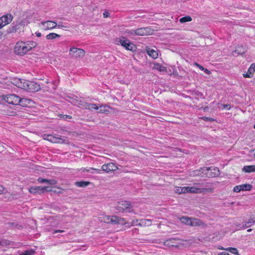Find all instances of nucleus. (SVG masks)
Here are the masks:
<instances>
[{"label": "nucleus", "mask_w": 255, "mask_h": 255, "mask_svg": "<svg viewBox=\"0 0 255 255\" xmlns=\"http://www.w3.org/2000/svg\"><path fill=\"white\" fill-rule=\"evenodd\" d=\"M90 184V182L89 181H79V182H76L75 183V185L79 187H85L87 186H88Z\"/></svg>", "instance_id": "obj_32"}, {"label": "nucleus", "mask_w": 255, "mask_h": 255, "mask_svg": "<svg viewBox=\"0 0 255 255\" xmlns=\"http://www.w3.org/2000/svg\"><path fill=\"white\" fill-rule=\"evenodd\" d=\"M36 46V43L33 41H18L14 46V52L17 55H22L31 50Z\"/></svg>", "instance_id": "obj_1"}, {"label": "nucleus", "mask_w": 255, "mask_h": 255, "mask_svg": "<svg viewBox=\"0 0 255 255\" xmlns=\"http://www.w3.org/2000/svg\"><path fill=\"white\" fill-rule=\"evenodd\" d=\"M45 188H43L41 186H36L31 187L29 189L30 193L32 194H41L43 193V191L45 189Z\"/></svg>", "instance_id": "obj_16"}, {"label": "nucleus", "mask_w": 255, "mask_h": 255, "mask_svg": "<svg viewBox=\"0 0 255 255\" xmlns=\"http://www.w3.org/2000/svg\"><path fill=\"white\" fill-rule=\"evenodd\" d=\"M154 68L161 72L167 71L165 67L158 63L154 64Z\"/></svg>", "instance_id": "obj_33"}, {"label": "nucleus", "mask_w": 255, "mask_h": 255, "mask_svg": "<svg viewBox=\"0 0 255 255\" xmlns=\"http://www.w3.org/2000/svg\"><path fill=\"white\" fill-rule=\"evenodd\" d=\"M202 119L205 120V121H213L214 120L212 118H207V117H203Z\"/></svg>", "instance_id": "obj_50"}, {"label": "nucleus", "mask_w": 255, "mask_h": 255, "mask_svg": "<svg viewBox=\"0 0 255 255\" xmlns=\"http://www.w3.org/2000/svg\"><path fill=\"white\" fill-rule=\"evenodd\" d=\"M111 216H105L100 218V221L107 224H110Z\"/></svg>", "instance_id": "obj_36"}, {"label": "nucleus", "mask_w": 255, "mask_h": 255, "mask_svg": "<svg viewBox=\"0 0 255 255\" xmlns=\"http://www.w3.org/2000/svg\"><path fill=\"white\" fill-rule=\"evenodd\" d=\"M5 189L2 186L0 185V194L5 193Z\"/></svg>", "instance_id": "obj_46"}, {"label": "nucleus", "mask_w": 255, "mask_h": 255, "mask_svg": "<svg viewBox=\"0 0 255 255\" xmlns=\"http://www.w3.org/2000/svg\"><path fill=\"white\" fill-rule=\"evenodd\" d=\"M242 170L246 173L255 172V165H247L244 166Z\"/></svg>", "instance_id": "obj_26"}, {"label": "nucleus", "mask_w": 255, "mask_h": 255, "mask_svg": "<svg viewBox=\"0 0 255 255\" xmlns=\"http://www.w3.org/2000/svg\"><path fill=\"white\" fill-rule=\"evenodd\" d=\"M175 239H170L165 241L164 242V245L168 247H177V245H175Z\"/></svg>", "instance_id": "obj_27"}, {"label": "nucleus", "mask_w": 255, "mask_h": 255, "mask_svg": "<svg viewBox=\"0 0 255 255\" xmlns=\"http://www.w3.org/2000/svg\"><path fill=\"white\" fill-rule=\"evenodd\" d=\"M24 83V90L31 92H35L38 91L40 89V85L34 82L25 80L23 81Z\"/></svg>", "instance_id": "obj_5"}, {"label": "nucleus", "mask_w": 255, "mask_h": 255, "mask_svg": "<svg viewBox=\"0 0 255 255\" xmlns=\"http://www.w3.org/2000/svg\"><path fill=\"white\" fill-rule=\"evenodd\" d=\"M110 224L114 225H126L127 223L126 222L124 218H120L116 216H111Z\"/></svg>", "instance_id": "obj_13"}, {"label": "nucleus", "mask_w": 255, "mask_h": 255, "mask_svg": "<svg viewBox=\"0 0 255 255\" xmlns=\"http://www.w3.org/2000/svg\"><path fill=\"white\" fill-rule=\"evenodd\" d=\"M254 128L255 129V125H254Z\"/></svg>", "instance_id": "obj_64"}, {"label": "nucleus", "mask_w": 255, "mask_h": 255, "mask_svg": "<svg viewBox=\"0 0 255 255\" xmlns=\"http://www.w3.org/2000/svg\"><path fill=\"white\" fill-rule=\"evenodd\" d=\"M35 34L37 37H40L41 36V33L40 32H36Z\"/></svg>", "instance_id": "obj_58"}, {"label": "nucleus", "mask_w": 255, "mask_h": 255, "mask_svg": "<svg viewBox=\"0 0 255 255\" xmlns=\"http://www.w3.org/2000/svg\"><path fill=\"white\" fill-rule=\"evenodd\" d=\"M190 226L206 227L207 226L201 220L198 218H192L191 222H190Z\"/></svg>", "instance_id": "obj_15"}, {"label": "nucleus", "mask_w": 255, "mask_h": 255, "mask_svg": "<svg viewBox=\"0 0 255 255\" xmlns=\"http://www.w3.org/2000/svg\"><path fill=\"white\" fill-rule=\"evenodd\" d=\"M198 67H199V68L202 71L204 70V68L202 65H198Z\"/></svg>", "instance_id": "obj_57"}, {"label": "nucleus", "mask_w": 255, "mask_h": 255, "mask_svg": "<svg viewBox=\"0 0 255 255\" xmlns=\"http://www.w3.org/2000/svg\"><path fill=\"white\" fill-rule=\"evenodd\" d=\"M230 251L231 253L236 254V255H240L237 249L236 248H230Z\"/></svg>", "instance_id": "obj_43"}, {"label": "nucleus", "mask_w": 255, "mask_h": 255, "mask_svg": "<svg viewBox=\"0 0 255 255\" xmlns=\"http://www.w3.org/2000/svg\"><path fill=\"white\" fill-rule=\"evenodd\" d=\"M219 170L217 168L203 167L199 170L194 171V176L212 177L219 175Z\"/></svg>", "instance_id": "obj_2"}, {"label": "nucleus", "mask_w": 255, "mask_h": 255, "mask_svg": "<svg viewBox=\"0 0 255 255\" xmlns=\"http://www.w3.org/2000/svg\"><path fill=\"white\" fill-rule=\"evenodd\" d=\"M60 35L55 33H50L46 35V39L48 40H52L59 38Z\"/></svg>", "instance_id": "obj_31"}, {"label": "nucleus", "mask_w": 255, "mask_h": 255, "mask_svg": "<svg viewBox=\"0 0 255 255\" xmlns=\"http://www.w3.org/2000/svg\"><path fill=\"white\" fill-rule=\"evenodd\" d=\"M218 255H230L229 254V253H227V252H223L220 254H219Z\"/></svg>", "instance_id": "obj_56"}, {"label": "nucleus", "mask_w": 255, "mask_h": 255, "mask_svg": "<svg viewBox=\"0 0 255 255\" xmlns=\"http://www.w3.org/2000/svg\"><path fill=\"white\" fill-rule=\"evenodd\" d=\"M135 35L139 36L146 35L150 34L151 29L148 27H141L135 29Z\"/></svg>", "instance_id": "obj_14"}, {"label": "nucleus", "mask_w": 255, "mask_h": 255, "mask_svg": "<svg viewBox=\"0 0 255 255\" xmlns=\"http://www.w3.org/2000/svg\"><path fill=\"white\" fill-rule=\"evenodd\" d=\"M43 188H45L46 189L43 191V193L45 192H50V191H52L53 192V190H52L51 189H50L49 187V186H44V187H43Z\"/></svg>", "instance_id": "obj_47"}, {"label": "nucleus", "mask_w": 255, "mask_h": 255, "mask_svg": "<svg viewBox=\"0 0 255 255\" xmlns=\"http://www.w3.org/2000/svg\"><path fill=\"white\" fill-rule=\"evenodd\" d=\"M20 98V97L15 94H9L6 95L4 99L10 104L17 105L19 103Z\"/></svg>", "instance_id": "obj_8"}, {"label": "nucleus", "mask_w": 255, "mask_h": 255, "mask_svg": "<svg viewBox=\"0 0 255 255\" xmlns=\"http://www.w3.org/2000/svg\"><path fill=\"white\" fill-rule=\"evenodd\" d=\"M93 171H96L98 173H100L101 171V170L99 169H96V168H92V167L88 168V172L93 173Z\"/></svg>", "instance_id": "obj_41"}, {"label": "nucleus", "mask_w": 255, "mask_h": 255, "mask_svg": "<svg viewBox=\"0 0 255 255\" xmlns=\"http://www.w3.org/2000/svg\"><path fill=\"white\" fill-rule=\"evenodd\" d=\"M145 50L147 54H148V55L152 57V58L156 59L157 58L158 54L157 52L155 50L147 47H146Z\"/></svg>", "instance_id": "obj_23"}, {"label": "nucleus", "mask_w": 255, "mask_h": 255, "mask_svg": "<svg viewBox=\"0 0 255 255\" xmlns=\"http://www.w3.org/2000/svg\"><path fill=\"white\" fill-rule=\"evenodd\" d=\"M175 192L176 193H178V194L182 193L183 191H182V187H177L175 190Z\"/></svg>", "instance_id": "obj_45"}, {"label": "nucleus", "mask_w": 255, "mask_h": 255, "mask_svg": "<svg viewBox=\"0 0 255 255\" xmlns=\"http://www.w3.org/2000/svg\"><path fill=\"white\" fill-rule=\"evenodd\" d=\"M65 131L68 132V134H69L75 135V134H76V133L75 132L68 131H67V130H66Z\"/></svg>", "instance_id": "obj_55"}, {"label": "nucleus", "mask_w": 255, "mask_h": 255, "mask_svg": "<svg viewBox=\"0 0 255 255\" xmlns=\"http://www.w3.org/2000/svg\"><path fill=\"white\" fill-rule=\"evenodd\" d=\"M130 204L127 201H123L120 202L116 207L119 212L124 213L126 209L130 208Z\"/></svg>", "instance_id": "obj_11"}, {"label": "nucleus", "mask_w": 255, "mask_h": 255, "mask_svg": "<svg viewBox=\"0 0 255 255\" xmlns=\"http://www.w3.org/2000/svg\"><path fill=\"white\" fill-rule=\"evenodd\" d=\"M196 186L193 187H182V193H201L204 192H213V188H201L199 186L203 184L198 183L196 184Z\"/></svg>", "instance_id": "obj_3"}, {"label": "nucleus", "mask_w": 255, "mask_h": 255, "mask_svg": "<svg viewBox=\"0 0 255 255\" xmlns=\"http://www.w3.org/2000/svg\"><path fill=\"white\" fill-rule=\"evenodd\" d=\"M118 168L113 163H109L106 164H104L102 166V170L108 173L111 171L116 170Z\"/></svg>", "instance_id": "obj_12"}, {"label": "nucleus", "mask_w": 255, "mask_h": 255, "mask_svg": "<svg viewBox=\"0 0 255 255\" xmlns=\"http://www.w3.org/2000/svg\"><path fill=\"white\" fill-rule=\"evenodd\" d=\"M57 23L53 21H46L40 23V26L45 30L53 29L57 27Z\"/></svg>", "instance_id": "obj_10"}, {"label": "nucleus", "mask_w": 255, "mask_h": 255, "mask_svg": "<svg viewBox=\"0 0 255 255\" xmlns=\"http://www.w3.org/2000/svg\"><path fill=\"white\" fill-rule=\"evenodd\" d=\"M252 231V229H250L248 230V231H248V232H251Z\"/></svg>", "instance_id": "obj_63"}, {"label": "nucleus", "mask_w": 255, "mask_h": 255, "mask_svg": "<svg viewBox=\"0 0 255 255\" xmlns=\"http://www.w3.org/2000/svg\"><path fill=\"white\" fill-rule=\"evenodd\" d=\"M43 138L45 140H47L51 142L58 143H67L68 140L66 138H61V136H54L51 134H44L43 135Z\"/></svg>", "instance_id": "obj_6"}, {"label": "nucleus", "mask_w": 255, "mask_h": 255, "mask_svg": "<svg viewBox=\"0 0 255 255\" xmlns=\"http://www.w3.org/2000/svg\"><path fill=\"white\" fill-rule=\"evenodd\" d=\"M12 242L7 240H2L0 241V245L2 246H6L12 245Z\"/></svg>", "instance_id": "obj_38"}, {"label": "nucleus", "mask_w": 255, "mask_h": 255, "mask_svg": "<svg viewBox=\"0 0 255 255\" xmlns=\"http://www.w3.org/2000/svg\"><path fill=\"white\" fill-rule=\"evenodd\" d=\"M241 185L236 186L234 188V191L236 192H239L242 191Z\"/></svg>", "instance_id": "obj_42"}, {"label": "nucleus", "mask_w": 255, "mask_h": 255, "mask_svg": "<svg viewBox=\"0 0 255 255\" xmlns=\"http://www.w3.org/2000/svg\"><path fill=\"white\" fill-rule=\"evenodd\" d=\"M252 223H255V219L252 217L251 216L249 221L245 223L242 227L240 228L241 229H245L246 228L250 227L252 226Z\"/></svg>", "instance_id": "obj_25"}, {"label": "nucleus", "mask_w": 255, "mask_h": 255, "mask_svg": "<svg viewBox=\"0 0 255 255\" xmlns=\"http://www.w3.org/2000/svg\"><path fill=\"white\" fill-rule=\"evenodd\" d=\"M72 102L73 104H78L79 106H82L83 108H84L85 109V105L84 104H85V105L87 104V103H86V102H85L84 101H79L76 99L74 100Z\"/></svg>", "instance_id": "obj_35"}, {"label": "nucleus", "mask_w": 255, "mask_h": 255, "mask_svg": "<svg viewBox=\"0 0 255 255\" xmlns=\"http://www.w3.org/2000/svg\"><path fill=\"white\" fill-rule=\"evenodd\" d=\"M203 71H204V72L207 74H210L211 73V71L208 70L207 69H204Z\"/></svg>", "instance_id": "obj_52"}, {"label": "nucleus", "mask_w": 255, "mask_h": 255, "mask_svg": "<svg viewBox=\"0 0 255 255\" xmlns=\"http://www.w3.org/2000/svg\"><path fill=\"white\" fill-rule=\"evenodd\" d=\"M192 218H189L188 217H182L180 218V220L182 223H184L186 225L190 226V222H191Z\"/></svg>", "instance_id": "obj_30"}, {"label": "nucleus", "mask_w": 255, "mask_h": 255, "mask_svg": "<svg viewBox=\"0 0 255 255\" xmlns=\"http://www.w3.org/2000/svg\"><path fill=\"white\" fill-rule=\"evenodd\" d=\"M33 103V101L31 100L20 98V101L18 105L22 107H29Z\"/></svg>", "instance_id": "obj_18"}, {"label": "nucleus", "mask_w": 255, "mask_h": 255, "mask_svg": "<svg viewBox=\"0 0 255 255\" xmlns=\"http://www.w3.org/2000/svg\"><path fill=\"white\" fill-rule=\"evenodd\" d=\"M63 232V231L59 230H56V231H55L54 233H62V232Z\"/></svg>", "instance_id": "obj_59"}, {"label": "nucleus", "mask_w": 255, "mask_h": 255, "mask_svg": "<svg viewBox=\"0 0 255 255\" xmlns=\"http://www.w3.org/2000/svg\"><path fill=\"white\" fill-rule=\"evenodd\" d=\"M192 20V18L190 16H186L181 18L179 20V21L181 23H184L186 22L191 21Z\"/></svg>", "instance_id": "obj_37"}, {"label": "nucleus", "mask_w": 255, "mask_h": 255, "mask_svg": "<svg viewBox=\"0 0 255 255\" xmlns=\"http://www.w3.org/2000/svg\"><path fill=\"white\" fill-rule=\"evenodd\" d=\"M222 106L224 108L227 109L228 110H229L231 108V106L229 104H224V105H223Z\"/></svg>", "instance_id": "obj_49"}, {"label": "nucleus", "mask_w": 255, "mask_h": 255, "mask_svg": "<svg viewBox=\"0 0 255 255\" xmlns=\"http://www.w3.org/2000/svg\"><path fill=\"white\" fill-rule=\"evenodd\" d=\"M242 191H250L252 188V185L249 184H245L241 185Z\"/></svg>", "instance_id": "obj_34"}, {"label": "nucleus", "mask_w": 255, "mask_h": 255, "mask_svg": "<svg viewBox=\"0 0 255 255\" xmlns=\"http://www.w3.org/2000/svg\"><path fill=\"white\" fill-rule=\"evenodd\" d=\"M139 221L138 220H133L130 224V226H138Z\"/></svg>", "instance_id": "obj_44"}, {"label": "nucleus", "mask_w": 255, "mask_h": 255, "mask_svg": "<svg viewBox=\"0 0 255 255\" xmlns=\"http://www.w3.org/2000/svg\"><path fill=\"white\" fill-rule=\"evenodd\" d=\"M23 81H25V80L20 79H15L13 80L12 83L17 87L23 89L24 87V83Z\"/></svg>", "instance_id": "obj_22"}, {"label": "nucleus", "mask_w": 255, "mask_h": 255, "mask_svg": "<svg viewBox=\"0 0 255 255\" xmlns=\"http://www.w3.org/2000/svg\"><path fill=\"white\" fill-rule=\"evenodd\" d=\"M85 105V109L90 111H92L93 110H98V105L95 104L87 103V105Z\"/></svg>", "instance_id": "obj_29"}, {"label": "nucleus", "mask_w": 255, "mask_h": 255, "mask_svg": "<svg viewBox=\"0 0 255 255\" xmlns=\"http://www.w3.org/2000/svg\"><path fill=\"white\" fill-rule=\"evenodd\" d=\"M246 52V48L243 46H240L237 47L236 50L233 52V55L234 56L238 55L239 54H243Z\"/></svg>", "instance_id": "obj_24"}, {"label": "nucleus", "mask_w": 255, "mask_h": 255, "mask_svg": "<svg viewBox=\"0 0 255 255\" xmlns=\"http://www.w3.org/2000/svg\"><path fill=\"white\" fill-rule=\"evenodd\" d=\"M34 251L33 250H28L22 253V255H34Z\"/></svg>", "instance_id": "obj_40"}, {"label": "nucleus", "mask_w": 255, "mask_h": 255, "mask_svg": "<svg viewBox=\"0 0 255 255\" xmlns=\"http://www.w3.org/2000/svg\"><path fill=\"white\" fill-rule=\"evenodd\" d=\"M69 55L72 58H82L85 56V51L82 49L72 47L69 50Z\"/></svg>", "instance_id": "obj_7"}, {"label": "nucleus", "mask_w": 255, "mask_h": 255, "mask_svg": "<svg viewBox=\"0 0 255 255\" xmlns=\"http://www.w3.org/2000/svg\"><path fill=\"white\" fill-rule=\"evenodd\" d=\"M65 118H69V119H71V117L70 116H68V115H65Z\"/></svg>", "instance_id": "obj_61"}, {"label": "nucleus", "mask_w": 255, "mask_h": 255, "mask_svg": "<svg viewBox=\"0 0 255 255\" xmlns=\"http://www.w3.org/2000/svg\"><path fill=\"white\" fill-rule=\"evenodd\" d=\"M255 72V63L252 64L248 69V72L243 74L245 78L252 77L254 73Z\"/></svg>", "instance_id": "obj_20"}, {"label": "nucleus", "mask_w": 255, "mask_h": 255, "mask_svg": "<svg viewBox=\"0 0 255 255\" xmlns=\"http://www.w3.org/2000/svg\"><path fill=\"white\" fill-rule=\"evenodd\" d=\"M12 18L13 17L11 14H7L0 17V19H2V23L5 26L9 23L12 21Z\"/></svg>", "instance_id": "obj_21"}, {"label": "nucleus", "mask_w": 255, "mask_h": 255, "mask_svg": "<svg viewBox=\"0 0 255 255\" xmlns=\"http://www.w3.org/2000/svg\"><path fill=\"white\" fill-rule=\"evenodd\" d=\"M151 225V221L148 219H141L138 223V226L141 227L149 226Z\"/></svg>", "instance_id": "obj_28"}, {"label": "nucleus", "mask_w": 255, "mask_h": 255, "mask_svg": "<svg viewBox=\"0 0 255 255\" xmlns=\"http://www.w3.org/2000/svg\"><path fill=\"white\" fill-rule=\"evenodd\" d=\"M103 16L104 17L106 18V17H109V13L108 12H105L104 13H103Z\"/></svg>", "instance_id": "obj_51"}, {"label": "nucleus", "mask_w": 255, "mask_h": 255, "mask_svg": "<svg viewBox=\"0 0 255 255\" xmlns=\"http://www.w3.org/2000/svg\"><path fill=\"white\" fill-rule=\"evenodd\" d=\"M64 190L63 189H61L60 188V190H58V191H57V190H53V192L55 193H57V194H62L63 193V191Z\"/></svg>", "instance_id": "obj_48"}, {"label": "nucleus", "mask_w": 255, "mask_h": 255, "mask_svg": "<svg viewBox=\"0 0 255 255\" xmlns=\"http://www.w3.org/2000/svg\"><path fill=\"white\" fill-rule=\"evenodd\" d=\"M57 26L58 28H63V27L66 28V26H64V25H62L61 23H59V24H58V25H57Z\"/></svg>", "instance_id": "obj_54"}, {"label": "nucleus", "mask_w": 255, "mask_h": 255, "mask_svg": "<svg viewBox=\"0 0 255 255\" xmlns=\"http://www.w3.org/2000/svg\"><path fill=\"white\" fill-rule=\"evenodd\" d=\"M194 65H196V66H197V67H198V65H199L200 64H198V63H196V62H195V63H194Z\"/></svg>", "instance_id": "obj_62"}, {"label": "nucleus", "mask_w": 255, "mask_h": 255, "mask_svg": "<svg viewBox=\"0 0 255 255\" xmlns=\"http://www.w3.org/2000/svg\"><path fill=\"white\" fill-rule=\"evenodd\" d=\"M37 181L40 183H46L50 185H55L57 183V181L54 179H46L42 178H38Z\"/></svg>", "instance_id": "obj_19"}, {"label": "nucleus", "mask_w": 255, "mask_h": 255, "mask_svg": "<svg viewBox=\"0 0 255 255\" xmlns=\"http://www.w3.org/2000/svg\"><path fill=\"white\" fill-rule=\"evenodd\" d=\"M82 171L84 172H88V168H83L82 169Z\"/></svg>", "instance_id": "obj_60"}, {"label": "nucleus", "mask_w": 255, "mask_h": 255, "mask_svg": "<svg viewBox=\"0 0 255 255\" xmlns=\"http://www.w3.org/2000/svg\"><path fill=\"white\" fill-rule=\"evenodd\" d=\"M125 33L127 34V35L129 36H132L136 35H135V30L134 29L132 30H127L125 31Z\"/></svg>", "instance_id": "obj_39"}, {"label": "nucleus", "mask_w": 255, "mask_h": 255, "mask_svg": "<svg viewBox=\"0 0 255 255\" xmlns=\"http://www.w3.org/2000/svg\"><path fill=\"white\" fill-rule=\"evenodd\" d=\"M21 24L20 22L13 23L12 25L8 28L7 31L8 33L16 32L20 28Z\"/></svg>", "instance_id": "obj_17"}, {"label": "nucleus", "mask_w": 255, "mask_h": 255, "mask_svg": "<svg viewBox=\"0 0 255 255\" xmlns=\"http://www.w3.org/2000/svg\"><path fill=\"white\" fill-rule=\"evenodd\" d=\"M97 113L100 114H115V110L106 105L98 106Z\"/></svg>", "instance_id": "obj_9"}, {"label": "nucleus", "mask_w": 255, "mask_h": 255, "mask_svg": "<svg viewBox=\"0 0 255 255\" xmlns=\"http://www.w3.org/2000/svg\"><path fill=\"white\" fill-rule=\"evenodd\" d=\"M2 19H0V29H1L2 27H3L4 26V25L2 23Z\"/></svg>", "instance_id": "obj_53"}, {"label": "nucleus", "mask_w": 255, "mask_h": 255, "mask_svg": "<svg viewBox=\"0 0 255 255\" xmlns=\"http://www.w3.org/2000/svg\"><path fill=\"white\" fill-rule=\"evenodd\" d=\"M115 43L117 45L120 44L127 50L129 51H133L135 48V45L125 36L116 38Z\"/></svg>", "instance_id": "obj_4"}]
</instances>
